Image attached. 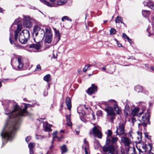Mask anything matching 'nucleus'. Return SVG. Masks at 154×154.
Here are the masks:
<instances>
[{"label":"nucleus","mask_w":154,"mask_h":154,"mask_svg":"<svg viewBox=\"0 0 154 154\" xmlns=\"http://www.w3.org/2000/svg\"><path fill=\"white\" fill-rule=\"evenodd\" d=\"M24 107L21 109L17 104L14 105L11 109L9 107L5 108V114L9 115V119L6 124L1 136L2 137V146L8 140L11 141L15 137L16 132L19 128L22 116H31L33 114L28 112L27 109L29 107H33L34 105L39 106L38 103L34 101L32 104L23 103Z\"/></svg>","instance_id":"1"},{"label":"nucleus","mask_w":154,"mask_h":154,"mask_svg":"<svg viewBox=\"0 0 154 154\" xmlns=\"http://www.w3.org/2000/svg\"><path fill=\"white\" fill-rule=\"evenodd\" d=\"M139 110V108H135L131 111V114L133 116L137 117L138 119L140 122V123L138 124L139 127L141 125L146 127L148 123L149 124H150L149 112L147 111L144 114L143 111L141 112L138 113ZM144 110V108L142 109L143 111Z\"/></svg>","instance_id":"2"},{"label":"nucleus","mask_w":154,"mask_h":154,"mask_svg":"<svg viewBox=\"0 0 154 154\" xmlns=\"http://www.w3.org/2000/svg\"><path fill=\"white\" fill-rule=\"evenodd\" d=\"M136 147L140 154L144 152H146L149 150L151 151L152 147V145L150 143L147 144L144 143L142 144L139 143L136 144Z\"/></svg>","instance_id":"3"},{"label":"nucleus","mask_w":154,"mask_h":154,"mask_svg":"<svg viewBox=\"0 0 154 154\" xmlns=\"http://www.w3.org/2000/svg\"><path fill=\"white\" fill-rule=\"evenodd\" d=\"M29 36L30 33L29 31L28 30H23L20 34L19 40L22 44H26L29 38Z\"/></svg>","instance_id":"4"},{"label":"nucleus","mask_w":154,"mask_h":154,"mask_svg":"<svg viewBox=\"0 0 154 154\" xmlns=\"http://www.w3.org/2000/svg\"><path fill=\"white\" fill-rule=\"evenodd\" d=\"M17 30L15 31L14 39L11 33H10V36L9 38V40L10 43L12 45H14L15 46H17V44L15 43V42H17L18 38V36L19 32L20 31L22 28V26L20 24H17Z\"/></svg>","instance_id":"5"},{"label":"nucleus","mask_w":154,"mask_h":154,"mask_svg":"<svg viewBox=\"0 0 154 154\" xmlns=\"http://www.w3.org/2000/svg\"><path fill=\"white\" fill-rule=\"evenodd\" d=\"M103 104L107 107L111 105H113V108L117 114H119L121 113V110L119 108L116 101L115 100L113 99L109 100L107 102H104Z\"/></svg>","instance_id":"6"},{"label":"nucleus","mask_w":154,"mask_h":154,"mask_svg":"<svg viewBox=\"0 0 154 154\" xmlns=\"http://www.w3.org/2000/svg\"><path fill=\"white\" fill-rule=\"evenodd\" d=\"M131 140L130 138H129L126 136L122 137L121 138V142L123 143L125 147H127L129 149L128 151V153H129V152H132L133 153H135V149L134 148H129L130 145L131 143Z\"/></svg>","instance_id":"7"},{"label":"nucleus","mask_w":154,"mask_h":154,"mask_svg":"<svg viewBox=\"0 0 154 154\" xmlns=\"http://www.w3.org/2000/svg\"><path fill=\"white\" fill-rule=\"evenodd\" d=\"M40 0L44 4L49 7H57L59 5L64 4L67 1V0H59L57 2L55 1L53 4H51L49 2H47L45 0Z\"/></svg>","instance_id":"8"},{"label":"nucleus","mask_w":154,"mask_h":154,"mask_svg":"<svg viewBox=\"0 0 154 154\" xmlns=\"http://www.w3.org/2000/svg\"><path fill=\"white\" fill-rule=\"evenodd\" d=\"M92 133L94 137H97L100 139L102 138V134L98 127L95 126L92 128V132L91 131H90L89 134L91 135Z\"/></svg>","instance_id":"9"},{"label":"nucleus","mask_w":154,"mask_h":154,"mask_svg":"<svg viewBox=\"0 0 154 154\" xmlns=\"http://www.w3.org/2000/svg\"><path fill=\"white\" fill-rule=\"evenodd\" d=\"M125 123H120L119 126V127H116V133L117 135L126 136V134L125 132Z\"/></svg>","instance_id":"10"},{"label":"nucleus","mask_w":154,"mask_h":154,"mask_svg":"<svg viewBox=\"0 0 154 154\" xmlns=\"http://www.w3.org/2000/svg\"><path fill=\"white\" fill-rule=\"evenodd\" d=\"M77 111L79 115L80 118L81 120L83 122H85V120L84 117V114H87V112L85 110L84 108L82 107V105L79 106L77 108Z\"/></svg>","instance_id":"11"},{"label":"nucleus","mask_w":154,"mask_h":154,"mask_svg":"<svg viewBox=\"0 0 154 154\" xmlns=\"http://www.w3.org/2000/svg\"><path fill=\"white\" fill-rule=\"evenodd\" d=\"M53 29L55 34L54 41L55 42V45H56L60 40L61 35L58 30H57L55 28H53Z\"/></svg>","instance_id":"12"},{"label":"nucleus","mask_w":154,"mask_h":154,"mask_svg":"<svg viewBox=\"0 0 154 154\" xmlns=\"http://www.w3.org/2000/svg\"><path fill=\"white\" fill-rule=\"evenodd\" d=\"M83 150H84L85 154H89V147L88 142L85 138L84 140V144L82 146Z\"/></svg>","instance_id":"13"},{"label":"nucleus","mask_w":154,"mask_h":154,"mask_svg":"<svg viewBox=\"0 0 154 154\" xmlns=\"http://www.w3.org/2000/svg\"><path fill=\"white\" fill-rule=\"evenodd\" d=\"M36 38H34V40L36 42V43L29 45V47L31 48H34L38 50L39 49L41 46L39 43L42 41V40H39L38 41L37 40V41H36Z\"/></svg>","instance_id":"14"},{"label":"nucleus","mask_w":154,"mask_h":154,"mask_svg":"<svg viewBox=\"0 0 154 154\" xmlns=\"http://www.w3.org/2000/svg\"><path fill=\"white\" fill-rule=\"evenodd\" d=\"M104 110L106 112L109 116H115L116 114L114 112L113 108L110 106H108L106 107Z\"/></svg>","instance_id":"15"},{"label":"nucleus","mask_w":154,"mask_h":154,"mask_svg":"<svg viewBox=\"0 0 154 154\" xmlns=\"http://www.w3.org/2000/svg\"><path fill=\"white\" fill-rule=\"evenodd\" d=\"M103 150L104 152H108V154L109 152L112 153L114 151V147L112 146H104L103 148Z\"/></svg>","instance_id":"16"},{"label":"nucleus","mask_w":154,"mask_h":154,"mask_svg":"<svg viewBox=\"0 0 154 154\" xmlns=\"http://www.w3.org/2000/svg\"><path fill=\"white\" fill-rule=\"evenodd\" d=\"M97 87L93 84H92L91 87L89 88L87 90L88 93L91 94L96 91L97 90Z\"/></svg>","instance_id":"17"},{"label":"nucleus","mask_w":154,"mask_h":154,"mask_svg":"<svg viewBox=\"0 0 154 154\" xmlns=\"http://www.w3.org/2000/svg\"><path fill=\"white\" fill-rule=\"evenodd\" d=\"M65 102L68 109L70 111L72 107L71 102L70 98L67 97L66 99Z\"/></svg>","instance_id":"18"},{"label":"nucleus","mask_w":154,"mask_h":154,"mask_svg":"<svg viewBox=\"0 0 154 154\" xmlns=\"http://www.w3.org/2000/svg\"><path fill=\"white\" fill-rule=\"evenodd\" d=\"M107 71L106 72L110 74H112L115 71V68L113 65H108L106 66Z\"/></svg>","instance_id":"19"},{"label":"nucleus","mask_w":154,"mask_h":154,"mask_svg":"<svg viewBox=\"0 0 154 154\" xmlns=\"http://www.w3.org/2000/svg\"><path fill=\"white\" fill-rule=\"evenodd\" d=\"M43 126L45 127V130L46 131L51 132L52 131V129L50 128L52 125H48L47 122H44Z\"/></svg>","instance_id":"20"},{"label":"nucleus","mask_w":154,"mask_h":154,"mask_svg":"<svg viewBox=\"0 0 154 154\" xmlns=\"http://www.w3.org/2000/svg\"><path fill=\"white\" fill-rule=\"evenodd\" d=\"M23 25L28 28H30L32 27V24L29 20L26 19L24 22Z\"/></svg>","instance_id":"21"},{"label":"nucleus","mask_w":154,"mask_h":154,"mask_svg":"<svg viewBox=\"0 0 154 154\" xmlns=\"http://www.w3.org/2000/svg\"><path fill=\"white\" fill-rule=\"evenodd\" d=\"M60 149L61 150V154L65 153L68 151V148L66 146L65 144H63L60 146Z\"/></svg>","instance_id":"22"},{"label":"nucleus","mask_w":154,"mask_h":154,"mask_svg":"<svg viewBox=\"0 0 154 154\" xmlns=\"http://www.w3.org/2000/svg\"><path fill=\"white\" fill-rule=\"evenodd\" d=\"M17 59L18 62V65L17 66V68L19 69H21L23 67V64L22 62V59L20 57H17Z\"/></svg>","instance_id":"23"},{"label":"nucleus","mask_w":154,"mask_h":154,"mask_svg":"<svg viewBox=\"0 0 154 154\" xmlns=\"http://www.w3.org/2000/svg\"><path fill=\"white\" fill-rule=\"evenodd\" d=\"M130 108L126 106L124 110V114L127 117L131 114Z\"/></svg>","instance_id":"24"},{"label":"nucleus","mask_w":154,"mask_h":154,"mask_svg":"<svg viewBox=\"0 0 154 154\" xmlns=\"http://www.w3.org/2000/svg\"><path fill=\"white\" fill-rule=\"evenodd\" d=\"M138 136L137 137V140H136V144L140 143L142 140V133L139 132H137Z\"/></svg>","instance_id":"25"},{"label":"nucleus","mask_w":154,"mask_h":154,"mask_svg":"<svg viewBox=\"0 0 154 154\" xmlns=\"http://www.w3.org/2000/svg\"><path fill=\"white\" fill-rule=\"evenodd\" d=\"M52 35L46 36L45 42L48 44L50 43L52 41Z\"/></svg>","instance_id":"26"},{"label":"nucleus","mask_w":154,"mask_h":154,"mask_svg":"<svg viewBox=\"0 0 154 154\" xmlns=\"http://www.w3.org/2000/svg\"><path fill=\"white\" fill-rule=\"evenodd\" d=\"M35 146V144L33 143H30L28 144V147L29 149V153H32L34 148Z\"/></svg>","instance_id":"27"},{"label":"nucleus","mask_w":154,"mask_h":154,"mask_svg":"<svg viewBox=\"0 0 154 154\" xmlns=\"http://www.w3.org/2000/svg\"><path fill=\"white\" fill-rule=\"evenodd\" d=\"M71 117V115H69L68 116L66 115V121H67V124L68 126H71L72 125V122L71 121L70 119Z\"/></svg>","instance_id":"28"},{"label":"nucleus","mask_w":154,"mask_h":154,"mask_svg":"<svg viewBox=\"0 0 154 154\" xmlns=\"http://www.w3.org/2000/svg\"><path fill=\"white\" fill-rule=\"evenodd\" d=\"M45 35L46 36L53 35L51 31L50 28L46 29L45 32Z\"/></svg>","instance_id":"29"},{"label":"nucleus","mask_w":154,"mask_h":154,"mask_svg":"<svg viewBox=\"0 0 154 154\" xmlns=\"http://www.w3.org/2000/svg\"><path fill=\"white\" fill-rule=\"evenodd\" d=\"M134 89L136 91L138 92H142L143 89L142 86L139 85L136 86Z\"/></svg>","instance_id":"30"},{"label":"nucleus","mask_w":154,"mask_h":154,"mask_svg":"<svg viewBox=\"0 0 154 154\" xmlns=\"http://www.w3.org/2000/svg\"><path fill=\"white\" fill-rule=\"evenodd\" d=\"M111 141L113 144H116L118 140V138L115 136H112L111 137Z\"/></svg>","instance_id":"31"},{"label":"nucleus","mask_w":154,"mask_h":154,"mask_svg":"<svg viewBox=\"0 0 154 154\" xmlns=\"http://www.w3.org/2000/svg\"><path fill=\"white\" fill-rule=\"evenodd\" d=\"M142 14L144 17H146L149 16L150 14V12L147 10H143L142 11Z\"/></svg>","instance_id":"32"},{"label":"nucleus","mask_w":154,"mask_h":154,"mask_svg":"<svg viewBox=\"0 0 154 154\" xmlns=\"http://www.w3.org/2000/svg\"><path fill=\"white\" fill-rule=\"evenodd\" d=\"M123 21V19L121 17L117 16L115 22L116 23H122L124 24Z\"/></svg>","instance_id":"33"},{"label":"nucleus","mask_w":154,"mask_h":154,"mask_svg":"<svg viewBox=\"0 0 154 154\" xmlns=\"http://www.w3.org/2000/svg\"><path fill=\"white\" fill-rule=\"evenodd\" d=\"M39 34H40L41 35L40 36L41 37V38L40 40H42V41L45 37V32L43 29H41L39 31Z\"/></svg>","instance_id":"34"},{"label":"nucleus","mask_w":154,"mask_h":154,"mask_svg":"<svg viewBox=\"0 0 154 154\" xmlns=\"http://www.w3.org/2000/svg\"><path fill=\"white\" fill-rule=\"evenodd\" d=\"M44 79L47 82L49 81L50 79V75L49 74L46 75L44 77Z\"/></svg>","instance_id":"35"},{"label":"nucleus","mask_w":154,"mask_h":154,"mask_svg":"<svg viewBox=\"0 0 154 154\" xmlns=\"http://www.w3.org/2000/svg\"><path fill=\"white\" fill-rule=\"evenodd\" d=\"M61 20L62 21H64L65 20H68L70 21H72V20L71 18H70L68 16H65L63 17L61 19Z\"/></svg>","instance_id":"36"},{"label":"nucleus","mask_w":154,"mask_h":154,"mask_svg":"<svg viewBox=\"0 0 154 154\" xmlns=\"http://www.w3.org/2000/svg\"><path fill=\"white\" fill-rule=\"evenodd\" d=\"M149 7L151 9H154V2H152V1H149Z\"/></svg>","instance_id":"37"},{"label":"nucleus","mask_w":154,"mask_h":154,"mask_svg":"<svg viewBox=\"0 0 154 154\" xmlns=\"http://www.w3.org/2000/svg\"><path fill=\"white\" fill-rule=\"evenodd\" d=\"M41 29L38 26L36 25L34 27L33 31H37L39 32V31Z\"/></svg>","instance_id":"38"},{"label":"nucleus","mask_w":154,"mask_h":154,"mask_svg":"<svg viewBox=\"0 0 154 154\" xmlns=\"http://www.w3.org/2000/svg\"><path fill=\"white\" fill-rule=\"evenodd\" d=\"M92 65L89 64L87 66H86L83 69V71L85 72L88 70V68L90 67L93 66Z\"/></svg>","instance_id":"39"},{"label":"nucleus","mask_w":154,"mask_h":154,"mask_svg":"<svg viewBox=\"0 0 154 154\" xmlns=\"http://www.w3.org/2000/svg\"><path fill=\"white\" fill-rule=\"evenodd\" d=\"M82 107L84 108L85 110L87 111V114L88 113L89 109H90V107L88 106H86L85 105H82Z\"/></svg>","instance_id":"40"},{"label":"nucleus","mask_w":154,"mask_h":154,"mask_svg":"<svg viewBox=\"0 0 154 154\" xmlns=\"http://www.w3.org/2000/svg\"><path fill=\"white\" fill-rule=\"evenodd\" d=\"M57 131H56L54 132L53 133V139H52V141L51 142V143L52 144H53V143H54V139L55 138H56V137H57V136L56 135V134H57Z\"/></svg>","instance_id":"41"},{"label":"nucleus","mask_w":154,"mask_h":154,"mask_svg":"<svg viewBox=\"0 0 154 154\" xmlns=\"http://www.w3.org/2000/svg\"><path fill=\"white\" fill-rule=\"evenodd\" d=\"M110 34L111 35H114L116 33V31L114 28H112L110 30Z\"/></svg>","instance_id":"42"},{"label":"nucleus","mask_w":154,"mask_h":154,"mask_svg":"<svg viewBox=\"0 0 154 154\" xmlns=\"http://www.w3.org/2000/svg\"><path fill=\"white\" fill-rule=\"evenodd\" d=\"M135 116H133L132 117L131 119V125L132 126H133L134 125V123L136 121V120L135 119L136 118H134Z\"/></svg>","instance_id":"43"},{"label":"nucleus","mask_w":154,"mask_h":154,"mask_svg":"<svg viewBox=\"0 0 154 154\" xmlns=\"http://www.w3.org/2000/svg\"><path fill=\"white\" fill-rule=\"evenodd\" d=\"M9 79H0V88L2 86V84L1 82H6L8 80H9Z\"/></svg>","instance_id":"44"},{"label":"nucleus","mask_w":154,"mask_h":154,"mask_svg":"<svg viewBox=\"0 0 154 154\" xmlns=\"http://www.w3.org/2000/svg\"><path fill=\"white\" fill-rule=\"evenodd\" d=\"M39 32H38L37 31H33V37H34H34L35 36L36 37L38 36V35L39 34Z\"/></svg>","instance_id":"45"},{"label":"nucleus","mask_w":154,"mask_h":154,"mask_svg":"<svg viewBox=\"0 0 154 154\" xmlns=\"http://www.w3.org/2000/svg\"><path fill=\"white\" fill-rule=\"evenodd\" d=\"M31 139V136H28L26 138V141L28 143Z\"/></svg>","instance_id":"46"},{"label":"nucleus","mask_w":154,"mask_h":154,"mask_svg":"<svg viewBox=\"0 0 154 154\" xmlns=\"http://www.w3.org/2000/svg\"><path fill=\"white\" fill-rule=\"evenodd\" d=\"M149 0H148L147 2L144 1L143 2V4L144 6H146L148 7H149Z\"/></svg>","instance_id":"47"},{"label":"nucleus","mask_w":154,"mask_h":154,"mask_svg":"<svg viewBox=\"0 0 154 154\" xmlns=\"http://www.w3.org/2000/svg\"><path fill=\"white\" fill-rule=\"evenodd\" d=\"M108 133L107 134V137H108L111 136L112 134V132L110 130H108Z\"/></svg>","instance_id":"48"},{"label":"nucleus","mask_w":154,"mask_h":154,"mask_svg":"<svg viewBox=\"0 0 154 154\" xmlns=\"http://www.w3.org/2000/svg\"><path fill=\"white\" fill-rule=\"evenodd\" d=\"M115 40L116 41V42L117 43V45H118V46L119 47H122V45L120 43H119V42L116 39H115Z\"/></svg>","instance_id":"49"},{"label":"nucleus","mask_w":154,"mask_h":154,"mask_svg":"<svg viewBox=\"0 0 154 154\" xmlns=\"http://www.w3.org/2000/svg\"><path fill=\"white\" fill-rule=\"evenodd\" d=\"M122 35L124 38H126V39H129V37H128L126 34L123 33H122Z\"/></svg>","instance_id":"50"},{"label":"nucleus","mask_w":154,"mask_h":154,"mask_svg":"<svg viewBox=\"0 0 154 154\" xmlns=\"http://www.w3.org/2000/svg\"><path fill=\"white\" fill-rule=\"evenodd\" d=\"M63 135H61L60 137H57V138L58 139V141H60L61 140V139L63 138Z\"/></svg>","instance_id":"51"},{"label":"nucleus","mask_w":154,"mask_h":154,"mask_svg":"<svg viewBox=\"0 0 154 154\" xmlns=\"http://www.w3.org/2000/svg\"><path fill=\"white\" fill-rule=\"evenodd\" d=\"M143 92L146 94H149V91H146L145 90H143L142 91Z\"/></svg>","instance_id":"52"},{"label":"nucleus","mask_w":154,"mask_h":154,"mask_svg":"<svg viewBox=\"0 0 154 154\" xmlns=\"http://www.w3.org/2000/svg\"><path fill=\"white\" fill-rule=\"evenodd\" d=\"M102 71H105L106 72V71H107V67L105 66H104L102 68Z\"/></svg>","instance_id":"53"},{"label":"nucleus","mask_w":154,"mask_h":154,"mask_svg":"<svg viewBox=\"0 0 154 154\" xmlns=\"http://www.w3.org/2000/svg\"><path fill=\"white\" fill-rule=\"evenodd\" d=\"M20 21V20H19V19H17L13 23V26L16 25L17 22H19Z\"/></svg>","instance_id":"54"},{"label":"nucleus","mask_w":154,"mask_h":154,"mask_svg":"<svg viewBox=\"0 0 154 154\" xmlns=\"http://www.w3.org/2000/svg\"><path fill=\"white\" fill-rule=\"evenodd\" d=\"M36 69H39V70L41 69V67L39 65H38L36 67V69H35V70H36Z\"/></svg>","instance_id":"55"},{"label":"nucleus","mask_w":154,"mask_h":154,"mask_svg":"<svg viewBox=\"0 0 154 154\" xmlns=\"http://www.w3.org/2000/svg\"><path fill=\"white\" fill-rule=\"evenodd\" d=\"M35 135L36 136V139H37L38 140L39 139L41 138L42 137V136H38L36 134H35Z\"/></svg>","instance_id":"56"},{"label":"nucleus","mask_w":154,"mask_h":154,"mask_svg":"<svg viewBox=\"0 0 154 154\" xmlns=\"http://www.w3.org/2000/svg\"><path fill=\"white\" fill-rule=\"evenodd\" d=\"M152 24L153 27H154V16L152 18Z\"/></svg>","instance_id":"57"},{"label":"nucleus","mask_w":154,"mask_h":154,"mask_svg":"<svg viewBox=\"0 0 154 154\" xmlns=\"http://www.w3.org/2000/svg\"><path fill=\"white\" fill-rule=\"evenodd\" d=\"M129 137H130V138L131 139V138H133V137H132V133L131 131H130L129 132Z\"/></svg>","instance_id":"58"},{"label":"nucleus","mask_w":154,"mask_h":154,"mask_svg":"<svg viewBox=\"0 0 154 154\" xmlns=\"http://www.w3.org/2000/svg\"><path fill=\"white\" fill-rule=\"evenodd\" d=\"M110 140L109 139H107L106 140V144H109V143H110Z\"/></svg>","instance_id":"59"},{"label":"nucleus","mask_w":154,"mask_h":154,"mask_svg":"<svg viewBox=\"0 0 154 154\" xmlns=\"http://www.w3.org/2000/svg\"><path fill=\"white\" fill-rule=\"evenodd\" d=\"M29 8L30 9H34V10H36V8H35L34 7H33V6H30V7H29Z\"/></svg>","instance_id":"60"},{"label":"nucleus","mask_w":154,"mask_h":154,"mask_svg":"<svg viewBox=\"0 0 154 154\" xmlns=\"http://www.w3.org/2000/svg\"><path fill=\"white\" fill-rule=\"evenodd\" d=\"M114 117L115 116H111V117H110V119L112 122L113 121L114 119Z\"/></svg>","instance_id":"61"},{"label":"nucleus","mask_w":154,"mask_h":154,"mask_svg":"<svg viewBox=\"0 0 154 154\" xmlns=\"http://www.w3.org/2000/svg\"><path fill=\"white\" fill-rule=\"evenodd\" d=\"M88 25L91 27H92L93 26V24L91 22H89L88 23Z\"/></svg>","instance_id":"62"},{"label":"nucleus","mask_w":154,"mask_h":154,"mask_svg":"<svg viewBox=\"0 0 154 154\" xmlns=\"http://www.w3.org/2000/svg\"><path fill=\"white\" fill-rule=\"evenodd\" d=\"M127 39L128 40V42L130 44H131L132 43V40L131 39H130L129 38V39Z\"/></svg>","instance_id":"63"},{"label":"nucleus","mask_w":154,"mask_h":154,"mask_svg":"<svg viewBox=\"0 0 154 154\" xmlns=\"http://www.w3.org/2000/svg\"><path fill=\"white\" fill-rule=\"evenodd\" d=\"M151 151H148V152L147 153V154H153L151 152Z\"/></svg>","instance_id":"64"}]
</instances>
